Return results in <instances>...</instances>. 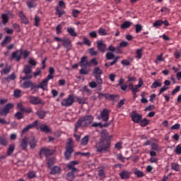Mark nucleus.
Returning a JSON list of instances; mask_svg holds the SVG:
<instances>
[{
  "label": "nucleus",
  "instance_id": "338daca9",
  "mask_svg": "<svg viewBox=\"0 0 181 181\" xmlns=\"http://www.w3.org/2000/svg\"><path fill=\"white\" fill-rule=\"evenodd\" d=\"M175 152L177 155H181V146L177 145L175 148Z\"/></svg>",
  "mask_w": 181,
  "mask_h": 181
},
{
  "label": "nucleus",
  "instance_id": "8fccbe9b",
  "mask_svg": "<svg viewBox=\"0 0 181 181\" xmlns=\"http://www.w3.org/2000/svg\"><path fill=\"white\" fill-rule=\"evenodd\" d=\"M144 51V49H139L136 51V56L135 58L136 59H142V52Z\"/></svg>",
  "mask_w": 181,
  "mask_h": 181
},
{
  "label": "nucleus",
  "instance_id": "5701e85b",
  "mask_svg": "<svg viewBox=\"0 0 181 181\" xmlns=\"http://www.w3.org/2000/svg\"><path fill=\"white\" fill-rule=\"evenodd\" d=\"M40 129L42 132H45V134H50L52 132V129L45 124H41Z\"/></svg>",
  "mask_w": 181,
  "mask_h": 181
},
{
  "label": "nucleus",
  "instance_id": "2f4dec72",
  "mask_svg": "<svg viewBox=\"0 0 181 181\" xmlns=\"http://www.w3.org/2000/svg\"><path fill=\"white\" fill-rule=\"evenodd\" d=\"M152 151H157V152H160L162 148L158 145V143L153 142L151 144Z\"/></svg>",
  "mask_w": 181,
  "mask_h": 181
},
{
  "label": "nucleus",
  "instance_id": "b1692460",
  "mask_svg": "<svg viewBox=\"0 0 181 181\" xmlns=\"http://www.w3.org/2000/svg\"><path fill=\"white\" fill-rule=\"evenodd\" d=\"M28 144H29L31 149H35V148H36L37 141L36 140V138L30 137V139L28 140Z\"/></svg>",
  "mask_w": 181,
  "mask_h": 181
},
{
  "label": "nucleus",
  "instance_id": "3c124183",
  "mask_svg": "<svg viewBox=\"0 0 181 181\" xmlns=\"http://www.w3.org/2000/svg\"><path fill=\"white\" fill-rule=\"evenodd\" d=\"M134 175L137 176V177H144L145 175L144 174V172L139 170H135L134 172Z\"/></svg>",
  "mask_w": 181,
  "mask_h": 181
},
{
  "label": "nucleus",
  "instance_id": "9b49d317",
  "mask_svg": "<svg viewBox=\"0 0 181 181\" xmlns=\"http://www.w3.org/2000/svg\"><path fill=\"white\" fill-rule=\"evenodd\" d=\"M100 118L104 122H108V119H110V110L108 109H103L100 112Z\"/></svg>",
  "mask_w": 181,
  "mask_h": 181
},
{
  "label": "nucleus",
  "instance_id": "cd10ccee",
  "mask_svg": "<svg viewBox=\"0 0 181 181\" xmlns=\"http://www.w3.org/2000/svg\"><path fill=\"white\" fill-rule=\"evenodd\" d=\"M55 11L56 15L58 16V18H62L63 15H66V11L64 10H62V8H60V6H57Z\"/></svg>",
  "mask_w": 181,
  "mask_h": 181
},
{
  "label": "nucleus",
  "instance_id": "7ed1b4c3",
  "mask_svg": "<svg viewBox=\"0 0 181 181\" xmlns=\"http://www.w3.org/2000/svg\"><path fill=\"white\" fill-rule=\"evenodd\" d=\"M73 152H74V145L73 144V139H69V141L66 143V151L64 153V156L66 160H70Z\"/></svg>",
  "mask_w": 181,
  "mask_h": 181
},
{
  "label": "nucleus",
  "instance_id": "f03ea898",
  "mask_svg": "<svg viewBox=\"0 0 181 181\" xmlns=\"http://www.w3.org/2000/svg\"><path fill=\"white\" fill-rule=\"evenodd\" d=\"M111 144L107 141H101L100 140L96 143L95 148H96V152L98 153H103V152H108L110 151V147Z\"/></svg>",
  "mask_w": 181,
  "mask_h": 181
},
{
  "label": "nucleus",
  "instance_id": "0e129e2a",
  "mask_svg": "<svg viewBox=\"0 0 181 181\" xmlns=\"http://www.w3.org/2000/svg\"><path fill=\"white\" fill-rule=\"evenodd\" d=\"M14 117L17 119H22L23 118V114H22V112H17Z\"/></svg>",
  "mask_w": 181,
  "mask_h": 181
},
{
  "label": "nucleus",
  "instance_id": "1a4fd4ad",
  "mask_svg": "<svg viewBox=\"0 0 181 181\" xmlns=\"http://www.w3.org/2000/svg\"><path fill=\"white\" fill-rule=\"evenodd\" d=\"M131 118L134 124H139L142 119V115H139L136 113V112L133 111L131 115Z\"/></svg>",
  "mask_w": 181,
  "mask_h": 181
},
{
  "label": "nucleus",
  "instance_id": "864d4df0",
  "mask_svg": "<svg viewBox=\"0 0 181 181\" xmlns=\"http://www.w3.org/2000/svg\"><path fill=\"white\" fill-rule=\"evenodd\" d=\"M82 39L83 40V45H86V46H88V47L91 46V41L88 40L87 37L83 36Z\"/></svg>",
  "mask_w": 181,
  "mask_h": 181
},
{
  "label": "nucleus",
  "instance_id": "680f3d73",
  "mask_svg": "<svg viewBox=\"0 0 181 181\" xmlns=\"http://www.w3.org/2000/svg\"><path fill=\"white\" fill-rule=\"evenodd\" d=\"M11 72V67L8 66H6L1 71V74H8V73Z\"/></svg>",
  "mask_w": 181,
  "mask_h": 181
},
{
  "label": "nucleus",
  "instance_id": "7c9ffc66",
  "mask_svg": "<svg viewBox=\"0 0 181 181\" xmlns=\"http://www.w3.org/2000/svg\"><path fill=\"white\" fill-rule=\"evenodd\" d=\"M11 40H12V37L9 36H6L4 38V40L1 42V45L2 46V47H5V46H6L8 43H11Z\"/></svg>",
  "mask_w": 181,
  "mask_h": 181
},
{
  "label": "nucleus",
  "instance_id": "72a5a7b5",
  "mask_svg": "<svg viewBox=\"0 0 181 181\" xmlns=\"http://www.w3.org/2000/svg\"><path fill=\"white\" fill-rule=\"evenodd\" d=\"M76 101L78 103V104H88V100H87L86 98L82 97V98H78L76 97Z\"/></svg>",
  "mask_w": 181,
  "mask_h": 181
},
{
  "label": "nucleus",
  "instance_id": "09e8293b",
  "mask_svg": "<svg viewBox=\"0 0 181 181\" xmlns=\"http://www.w3.org/2000/svg\"><path fill=\"white\" fill-rule=\"evenodd\" d=\"M92 66H98V61H97L96 58H93L89 61V67H91Z\"/></svg>",
  "mask_w": 181,
  "mask_h": 181
},
{
  "label": "nucleus",
  "instance_id": "dca6fc26",
  "mask_svg": "<svg viewBox=\"0 0 181 181\" xmlns=\"http://www.w3.org/2000/svg\"><path fill=\"white\" fill-rule=\"evenodd\" d=\"M28 145H29V139L28 137H24L21 139L20 146L23 151H27Z\"/></svg>",
  "mask_w": 181,
  "mask_h": 181
},
{
  "label": "nucleus",
  "instance_id": "e433bc0d",
  "mask_svg": "<svg viewBox=\"0 0 181 181\" xmlns=\"http://www.w3.org/2000/svg\"><path fill=\"white\" fill-rule=\"evenodd\" d=\"M118 60H119V57H116L112 62L105 63V66L107 68L110 67V66H114V64H115L118 62Z\"/></svg>",
  "mask_w": 181,
  "mask_h": 181
},
{
  "label": "nucleus",
  "instance_id": "2eb2a0df",
  "mask_svg": "<svg viewBox=\"0 0 181 181\" xmlns=\"http://www.w3.org/2000/svg\"><path fill=\"white\" fill-rule=\"evenodd\" d=\"M79 66H81V67H85V69H87V67H90V62H88L87 57L83 56L81 58Z\"/></svg>",
  "mask_w": 181,
  "mask_h": 181
},
{
  "label": "nucleus",
  "instance_id": "37998d69",
  "mask_svg": "<svg viewBox=\"0 0 181 181\" xmlns=\"http://www.w3.org/2000/svg\"><path fill=\"white\" fill-rule=\"evenodd\" d=\"M26 4L29 9H32V8L36 7V5H35V0L27 1Z\"/></svg>",
  "mask_w": 181,
  "mask_h": 181
},
{
  "label": "nucleus",
  "instance_id": "c03bdc74",
  "mask_svg": "<svg viewBox=\"0 0 181 181\" xmlns=\"http://www.w3.org/2000/svg\"><path fill=\"white\" fill-rule=\"evenodd\" d=\"M67 32H68V33H69V35L71 36H74V37H76V36H77V33H76L74 28H68Z\"/></svg>",
  "mask_w": 181,
  "mask_h": 181
},
{
  "label": "nucleus",
  "instance_id": "412c9836",
  "mask_svg": "<svg viewBox=\"0 0 181 181\" xmlns=\"http://www.w3.org/2000/svg\"><path fill=\"white\" fill-rule=\"evenodd\" d=\"M62 172V168L57 165H55L51 168L50 175H58Z\"/></svg>",
  "mask_w": 181,
  "mask_h": 181
},
{
  "label": "nucleus",
  "instance_id": "6ab92c4d",
  "mask_svg": "<svg viewBox=\"0 0 181 181\" xmlns=\"http://www.w3.org/2000/svg\"><path fill=\"white\" fill-rule=\"evenodd\" d=\"M97 47L99 52L101 53H105V50H107V45L104 44L103 41L97 42Z\"/></svg>",
  "mask_w": 181,
  "mask_h": 181
},
{
  "label": "nucleus",
  "instance_id": "0eeeda50",
  "mask_svg": "<svg viewBox=\"0 0 181 181\" xmlns=\"http://www.w3.org/2000/svg\"><path fill=\"white\" fill-rule=\"evenodd\" d=\"M98 98L99 100H103V98H105V100H110V101H114L116 97H118L117 95H111L110 93H98Z\"/></svg>",
  "mask_w": 181,
  "mask_h": 181
},
{
  "label": "nucleus",
  "instance_id": "69168bd1",
  "mask_svg": "<svg viewBox=\"0 0 181 181\" xmlns=\"http://www.w3.org/2000/svg\"><path fill=\"white\" fill-rule=\"evenodd\" d=\"M89 53L91 56H97L98 54V52L95 51L94 48L89 49Z\"/></svg>",
  "mask_w": 181,
  "mask_h": 181
},
{
  "label": "nucleus",
  "instance_id": "6e6d98bb",
  "mask_svg": "<svg viewBox=\"0 0 181 181\" xmlns=\"http://www.w3.org/2000/svg\"><path fill=\"white\" fill-rule=\"evenodd\" d=\"M161 25H163V21L162 20H158L153 23V26L154 28H160Z\"/></svg>",
  "mask_w": 181,
  "mask_h": 181
},
{
  "label": "nucleus",
  "instance_id": "ddd939ff",
  "mask_svg": "<svg viewBox=\"0 0 181 181\" xmlns=\"http://www.w3.org/2000/svg\"><path fill=\"white\" fill-rule=\"evenodd\" d=\"M23 88H31V90H33L36 88V83L32 82V81H25L23 83Z\"/></svg>",
  "mask_w": 181,
  "mask_h": 181
},
{
  "label": "nucleus",
  "instance_id": "393cba45",
  "mask_svg": "<svg viewBox=\"0 0 181 181\" xmlns=\"http://www.w3.org/2000/svg\"><path fill=\"white\" fill-rule=\"evenodd\" d=\"M119 176L122 180H127L131 176V173L129 171L123 170L120 173Z\"/></svg>",
  "mask_w": 181,
  "mask_h": 181
},
{
  "label": "nucleus",
  "instance_id": "6e6552de",
  "mask_svg": "<svg viewBox=\"0 0 181 181\" xmlns=\"http://www.w3.org/2000/svg\"><path fill=\"white\" fill-rule=\"evenodd\" d=\"M112 138V136H110V134H108V132H107L106 130H103L101 132V138L100 141L105 143L108 142L111 145Z\"/></svg>",
  "mask_w": 181,
  "mask_h": 181
},
{
  "label": "nucleus",
  "instance_id": "c9c22d12",
  "mask_svg": "<svg viewBox=\"0 0 181 181\" xmlns=\"http://www.w3.org/2000/svg\"><path fill=\"white\" fill-rule=\"evenodd\" d=\"M171 169L175 172H179L180 170V165L177 163H171Z\"/></svg>",
  "mask_w": 181,
  "mask_h": 181
},
{
  "label": "nucleus",
  "instance_id": "5fc2aeb1",
  "mask_svg": "<svg viewBox=\"0 0 181 181\" xmlns=\"http://www.w3.org/2000/svg\"><path fill=\"white\" fill-rule=\"evenodd\" d=\"M28 179H35L36 177V172L35 171H30L27 174Z\"/></svg>",
  "mask_w": 181,
  "mask_h": 181
},
{
  "label": "nucleus",
  "instance_id": "a211bd4d",
  "mask_svg": "<svg viewBox=\"0 0 181 181\" xmlns=\"http://www.w3.org/2000/svg\"><path fill=\"white\" fill-rule=\"evenodd\" d=\"M37 120H35L31 124H28L22 130V134H26V132H29L30 129H32V128H35V127H37Z\"/></svg>",
  "mask_w": 181,
  "mask_h": 181
},
{
  "label": "nucleus",
  "instance_id": "e2e57ef3",
  "mask_svg": "<svg viewBox=\"0 0 181 181\" xmlns=\"http://www.w3.org/2000/svg\"><path fill=\"white\" fill-rule=\"evenodd\" d=\"M80 15V11L74 9L72 11V16L74 18H78V16Z\"/></svg>",
  "mask_w": 181,
  "mask_h": 181
},
{
  "label": "nucleus",
  "instance_id": "4468645a",
  "mask_svg": "<svg viewBox=\"0 0 181 181\" xmlns=\"http://www.w3.org/2000/svg\"><path fill=\"white\" fill-rule=\"evenodd\" d=\"M17 108L21 112H24L25 114H30L32 112V107H25L22 103L17 104Z\"/></svg>",
  "mask_w": 181,
  "mask_h": 181
},
{
  "label": "nucleus",
  "instance_id": "9d476101",
  "mask_svg": "<svg viewBox=\"0 0 181 181\" xmlns=\"http://www.w3.org/2000/svg\"><path fill=\"white\" fill-rule=\"evenodd\" d=\"M22 54H23V51L22 49H18L12 53L11 59H16V62H21Z\"/></svg>",
  "mask_w": 181,
  "mask_h": 181
},
{
  "label": "nucleus",
  "instance_id": "052dcab7",
  "mask_svg": "<svg viewBox=\"0 0 181 181\" xmlns=\"http://www.w3.org/2000/svg\"><path fill=\"white\" fill-rule=\"evenodd\" d=\"M13 151H15V146L14 145H11L8 147V149L7 151V155H12V153H13Z\"/></svg>",
  "mask_w": 181,
  "mask_h": 181
},
{
  "label": "nucleus",
  "instance_id": "473e14b6",
  "mask_svg": "<svg viewBox=\"0 0 181 181\" xmlns=\"http://www.w3.org/2000/svg\"><path fill=\"white\" fill-rule=\"evenodd\" d=\"M80 91H81L82 93H86L87 95H91V93H93V91H91V89L88 88V86H84L81 90Z\"/></svg>",
  "mask_w": 181,
  "mask_h": 181
},
{
  "label": "nucleus",
  "instance_id": "39448f33",
  "mask_svg": "<svg viewBox=\"0 0 181 181\" xmlns=\"http://www.w3.org/2000/svg\"><path fill=\"white\" fill-rule=\"evenodd\" d=\"M74 104V95H69L68 98H64L61 102L62 107H71Z\"/></svg>",
  "mask_w": 181,
  "mask_h": 181
},
{
  "label": "nucleus",
  "instance_id": "f257e3e1",
  "mask_svg": "<svg viewBox=\"0 0 181 181\" xmlns=\"http://www.w3.org/2000/svg\"><path fill=\"white\" fill-rule=\"evenodd\" d=\"M93 121H94V116L93 115H86L81 117L75 124V132H77L78 128L89 127L93 124Z\"/></svg>",
  "mask_w": 181,
  "mask_h": 181
},
{
  "label": "nucleus",
  "instance_id": "49530a36",
  "mask_svg": "<svg viewBox=\"0 0 181 181\" xmlns=\"http://www.w3.org/2000/svg\"><path fill=\"white\" fill-rule=\"evenodd\" d=\"M105 56L107 60H112L115 59V54H114V53H112V52H107Z\"/></svg>",
  "mask_w": 181,
  "mask_h": 181
},
{
  "label": "nucleus",
  "instance_id": "4be33fe9",
  "mask_svg": "<svg viewBox=\"0 0 181 181\" xmlns=\"http://www.w3.org/2000/svg\"><path fill=\"white\" fill-rule=\"evenodd\" d=\"M124 81H125V80L122 78H121L119 81H118V86H119L121 90H122V91H127V88H128V85L124 84Z\"/></svg>",
  "mask_w": 181,
  "mask_h": 181
},
{
  "label": "nucleus",
  "instance_id": "58836bf2",
  "mask_svg": "<svg viewBox=\"0 0 181 181\" xmlns=\"http://www.w3.org/2000/svg\"><path fill=\"white\" fill-rule=\"evenodd\" d=\"M140 127H146V125H149V120H148V119L144 118V119H141V120H140V122H139Z\"/></svg>",
  "mask_w": 181,
  "mask_h": 181
},
{
  "label": "nucleus",
  "instance_id": "de8ad7c7",
  "mask_svg": "<svg viewBox=\"0 0 181 181\" xmlns=\"http://www.w3.org/2000/svg\"><path fill=\"white\" fill-rule=\"evenodd\" d=\"M98 34L100 35V36H107V30H105V28H100L98 29Z\"/></svg>",
  "mask_w": 181,
  "mask_h": 181
},
{
  "label": "nucleus",
  "instance_id": "aec40b11",
  "mask_svg": "<svg viewBox=\"0 0 181 181\" xmlns=\"http://www.w3.org/2000/svg\"><path fill=\"white\" fill-rule=\"evenodd\" d=\"M30 103L33 105H38V104H42V99L39 97L30 96Z\"/></svg>",
  "mask_w": 181,
  "mask_h": 181
},
{
  "label": "nucleus",
  "instance_id": "a878e982",
  "mask_svg": "<svg viewBox=\"0 0 181 181\" xmlns=\"http://www.w3.org/2000/svg\"><path fill=\"white\" fill-rule=\"evenodd\" d=\"M19 16L23 23H25V25H28V23H29V20L28 19V18H26V16H25L23 11L19 12Z\"/></svg>",
  "mask_w": 181,
  "mask_h": 181
},
{
  "label": "nucleus",
  "instance_id": "4c0bfd02",
  "mask_svg": "<svg viewBox=\"0 0 181 181\" xmlns=\"http://www.w3.org/2000/svg\"><path fill=\"white\" fill-rule=\"evenodd\" d=\"M162 83L158 80L155 81L151 86V88H158V87H161Z\"/></svg>",
  "mask_w": 181,
  "mask_h": 181
},
{
  "label": "nucleus",
  "instance_id": "ea45409f",
  "mask_svg": "<svg viewBox=\"0 0 181 181\" xmlns=\"http://www.w3.org/2000/svg\"><path fill=\"white\" fill-rule=\"evenodd\" d=\"M23 72L25 73V74H30V73H32V66H30V65H26Z\"/></svg>",
  "mask_w": 181,
  "mask_h": 181
},
{
  "label": "nucleus",
  "instance_id": "423d86ee",
  "mask_svg": "<svg viewBox=\"0 0 181 181\" xmlns=\"http://www.w3.org/2000/svg\"><path fill=\"white\" fill-rule=\"evenodd\" d=\"M13 107H15L13 103L6 104L4 107L0 109V115L1 117H6V115L11 112V110H12Z\"/></svg>",
  "mask_w": 181,
  "mask_h": 181
},
{
  "label": "nucleus",
  "instance_id": "79ce46f5",
  "mask_svg": "<svg viewBox=\"0 0 181 181\" xmlns=\"http://www.w3.org/2000/svg\"><path fill=\"white\" fill-rule=\"evenodd\" d=\"M16 79V74H15V73H12L8 77L5 78L6 81H8V83H9V81H13Z\"/></svg>",
  "mask_w": 181,
  "mask_h": 181
},
{
  "label": "nucleus",
  "instance_id": "c756f323",
  "mask_svg": "<svg viewBox=\"0 0 181 181\" xmlns=\"http://www.w3.org/2000/svg\"><path fill=\"white\" fill-rule=\"evenodd\" d=\"M90 141V136H85L81 141V144L82 146H86L88 144V141Z\"/></svg>",
  "mask_w": 181,
  "mask_h": 181
},
{
  "label": "nucleus",
  "instance_id": "a19ab883",
  "mask_svg": "<svg viewBox=\"0 0 181 181\" xmlns=\"http://www.w3.org/2000/svg\"><path fill=\"white\" fill-rule=\"evenodd\" d=\"M47 165V168L49 169H52V166L53 165H54V158H48Z\"/></svg>",
  "mask_w": 181,
  "mask_h": 181
},
{
  "label": "nucleus",
  "instance_id": "4d7b16f0",
  "mask_svg": "<svg viewBox=\"0 0 181 181\" xmlns=\"http://www.w3.org/2000/svg\"><path fill=\"white\" fill-rule=\"evenodd\" d=\"M1 18L4 25H6V23H8V22H9V18L8 17L7 14H2Z\"/></svg>",
  "mask_w": 181,
  "mask_h": 181
},
{
  "label": "nucleus",
  "instance_id": "f704fd0d",
  "mask_svg": "<svg viewBox=\"0 0 181 181\" xmlns=\"http://www.w3.org/2000/svg\"><path fill=\"white\" fill-rule=\"evenodd\" d=\"M132 23L130 21H124L121 25V29H128V28H131Z\"/></svg>",
  "mask_w": 181,
  "mask_h": 181
},
{
  "label": "nucleus",
  "instance_id": "a18cd8bd",
  "mask_svg": "<svg viewBox=\"0 0 181 181\" xmlns=\"http://www.w3.org/2000/svg\"><path fill=\"white\" fill-rule=\"evenodd\" d=\"M98 86H99V87H101V84H99L97 81L96 82L93 81L89 83V87H90V88H97Z\"/></svg>",
  "mask_w": 181,
  "mask_h": 181
},
{
  "label": "nucleus",
  "instance_id": "c85d7f7f",
  "mask_svg": "<svg viewBox=\"0 0 181 181\" xmlns=\"http://www.w3.org/2000/svg\"><path fill=\"white\" fill-rule=\"evenodd\" d=\"M46 114H47V112L42 109H39L36 112V115H37L38 118H40V119H43V118H45V117H46Z\"/></svg>",
  "mask_w": 181,
  "mask_h": 181
},
{
  "label": "nucleus",
  "instance_id": "bf43d9fd",
  "mask_svg": "<svg viewBox=\"0 0 181 181\" xmlns=\"http://www.w3.org/2000/svg\"><path fill=\"white\" fill-rule=\"evenodd\" d=\"M74 179V173H68L66 174V180L68 181H72Z\"/></svg>",
  "mask_w": 181,
  "mask_h": 181
},
{
  "label": "nucleus",
  "instance_id": "20e7f679",
  "mask_svg": "<svg viewBox=\"0 0 181 181\" xmlns=\"http://www.w3.org/2000/svg\"><path fill=\"white\" fill-rule=\"evenodd\" d=\"M103 74V70L100 67H95L93 70V76L95 77L96 81L99 84H103V78L101 75Z\"/></svg>",
  "mask_w": 181,
  "mask_h": 181
},
{
  "label": "nucleus",
  "instance_id": "603ef678",
  "mask_svg": "<svg viewBox=\"0 0 181 181\" xmlns=\"http://www.w3.org/2000/svg\"><path fill=\"white\" fill-rule=\"evenodd\" d=\"M76 165H78V161H71L69 164L66 165V168L68 169H73V167L76 166Z\"/></svg>",
  "mask_w": 181,
  "mask_h": 181
},
{
  "label": "nucleus",
  "instance_id": "f3484780",
  "mask_svg": "<svg viewBox=\"0 0 181 181\" xmlns=\"http://www.w3.org/2000/svg\"><path fill=\"white\" fill-rule=\"evenodd\" d=\"M52 154L53 151L46 148H41L39 153L40 156H42V155H45V156H50Z\"/></svg>",
  "mask_w": 181,
  "mask_h": 181
},
{
  "label": "nucleus",
  "instance_id": "bb28decb",
  "mask_svg": "<svg viewBox=\"0 0 181 181\" xmlns=\"http://www.w3.org/2000/svg\"><path fill=\"white\" fill-rule=\"evenodd\" d=\"M47 81L43 80L40 84H36L35 88H42V90H46L47 88Z\"/></svg>",
  "mask_w": 181,
  "mask_h": 181
},
{
  "label": "nucleus",
  "instance_id": "f8f14e48",
  "mask_svg": "<svg viewBox=\"0 0 181 181\" xmlns=\"http://www.w3.org/2000/svg\"><path fill=\"white\" fill-rule=\"evenodd\" d=\"M62 46L66 49V50H71V47H73L71 40L67 37L63 38Z\"/></svg>",
  "mask_w": 181,
  "mask_h": 181
},
{
  "label": "nucleus",
  "instance_id": "13d9d810",
  "mask_svg": "<svg viewBox=\"0 0 181 181\" xmlns=\"http://www.w3.org/2000/svg\"><path fill=\"white\" fill-rule=\"evenodd\" d=\"M80 74L87 75L90 73V70L87 69L86 67H82V69L79 71Z\"/></svg>",
  "mask_w": 181,
  "mask_h": 181
},
{
  "label": "nucleus",
  "instance_id": "774afa93",
  "mask_svg": "<svg viewBox=\"0 0 181 181\" xmlns=\"http://www.w3.org/2000/svg\"><path fill=\"white\" fill-rule=\"evenodd\" d=\"M136 33H139L142 30V26L140 24H136L135 25Z\"/></svg>",
  "mask_w": 181,
  "mask_h": 181
}]
</instances>
